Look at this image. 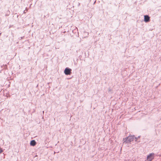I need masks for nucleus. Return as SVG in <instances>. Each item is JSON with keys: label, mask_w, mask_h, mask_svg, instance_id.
Instances as JSON below:
<instances>
[{"label": "nucleus", "mask_w": 161, "mask_h": 161, "mask_svg": "<svg viewBox=\"0 0 161 161\" xmlns=\"http://www.w3.org/2000/svg\"><path fill=\"white\" fill-rule=\"evenodd\" d=\"M154 158V153H151L147 156V161H151Z\"/></svg>", "instance_id": "1"}, {"label": "nucleus", "mask_w": 161, "mask_h": 161, "mask_svg": "<svg viewBox=\"0 0 161 161\" xmlns=\"http://www.w3.org/2000/svg\"><path fill=\"white\" fill-rule=\"evenodd\" d=\"M71 69L68 68H66L64 70V73L66 75H70L71 73Z\"/></svg>", "instance_id": "2"}, {"label": "nucleus", "mask_w": 161, "mask_h": 161, "mask_svg": "<svg viewBox=\"0 0 161 161\" xmlns=\"http://www.w3.org/2000/svg\"><path fill=\"white\" fill-rule=\"evenodd\" d=\"M134 139V137L132 136H128L125 141V142L126 143L130 142L132 141H133Z\"/></svg>", "instance_id": "3"}, {"label": "nucleus", "mask_w": 161, "mask_h": 161, "mask_svg": "<svg viewBox=\"0 0 161 161\" xmlns=\"http://www.w3.org/2000/svg\"><path fill=\"white\" fill-rule=\"evenodd\" d=\"M144 20L146 22H149L150 21V17L148 15H145Z\"/></svg>", "instance_id": "4"}, {"label": "nucleus", "mask_w": 161, "mask_h": 161, "mask_svg": "<svg viewBox=\"0 0 161 161\" xmlns=\"http://www.w3.org/2000/svg\"><path fill=\"white\" fill-rule=\"evenodd\" d=\"M36 144V142L34 140H32L31 142L30 145L32 146H35Z\"/></svg>", "instance_id": "5"}, {"label": "nucleus", "mask_w": 161, "mask_h": 161, "mask_svg": "<svg viewBox=\"0 0 161 161\" xmlns=\"http://www.w3.org/2000/svg\"><path fill=\"white\" fill-rule=\"evenodd\" d=\"M3 152V150H2V148L0 147V153H2Z\"/></svg>", "instance_id": "6"}]
</instances>
